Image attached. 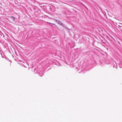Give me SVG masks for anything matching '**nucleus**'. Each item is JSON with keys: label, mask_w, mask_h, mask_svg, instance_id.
Listing matches in <instances>:
<instances>
[{"label": "nucleus", "mask_w": 122, "mask_h": 122, "mask_svg": "<svg viewBox=\"0 0 122 122\" xmlns=\"http://www.w3.org/2000/svg\"><path fill=\"white\" fill-rule=\"evenodd\" d=\"M55 21L58 24H59L60 25H62V23L61 22H60V21L58 20H56Z\"/></svg>", "instance_id": "1"}, {"label": "nucleus", "mask_w": 122, "mask_h": 122, "mask_svg": "<svg viewBox=\"0 0 122 122\" xmlns=\"http://www.w3.org/2000/svg\"><path fill=\"white\" fill-rule=\"evenodd\" d=\"M11 17L13 19V21H14L15 20V18L13 16H11Z\"/></svg>", "instance_id": "2"}, {"label": "nucleus", "mask_w": 122, "mask_h": 122, "mask_svg": "<svg viewBox=\"0 0 122 122\" xmlns=\"http://www.w3.org/2000/svg\"><path fill=\"white\" fill-rule=\"evenodd\" d=\"M63 26L65 28H66V26H65V25H63Z\"/></svg>", "instance_id": "3"}]
</instances>
